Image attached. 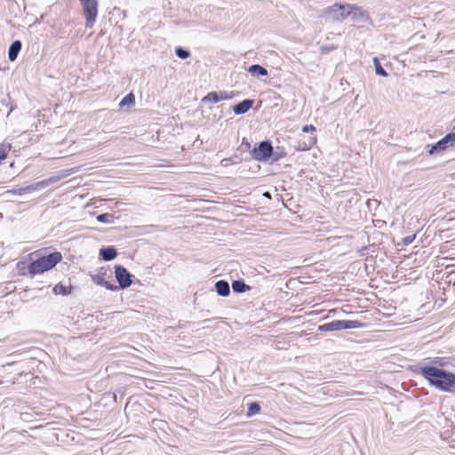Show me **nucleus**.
Segmentation results:
<instances>
[{"label":"nucleus","mask_w":455,"mask_h":455,"mask_svg":"<svg viewBox=\"0 0 455 455\" xmlns=\"http://www.w3.org/2000/svg\"><path fill=\"white\" fill-rule=\"evenodd\" d=\"M373 64H374V67H375V71H376V74L378 76H387V73L386 72V70L382 68L379 59L377 57H374L373 58Z\"/></svg>","instance_id":"obj_23"},{"label":"nucleus","mask_w":455,"mask_h":455,"mask_svg":"<svg viewBox=\"0 0 455 455\" xmlns=\"http://www.w3.org/2000/svg\"><path fill=\"white\" fill-rule=\"evenodd\" d=\"M53 292L55 294L68 295L70 293V290L60 283L53 287Z\"/></svg>","instance_id":"obj_24"},{"label":"nucleus","mask_w":455,"mask_h":455,"mask_svg":"<svg viewBox=\"0 0 455 455\" xmlns=\"http://www.w3.org/2000/svg\"><path fill=\"white\" fill-rule=\"evenodd\" d=\"M248 72L250 74H251L252 76H267V70L264 67H262L259 64L251 65L248 68Z\"/></svg>","instance_id":"obj_18"},{"label":"nucleus","mask_w":455,"mask_h":455,"mask_svg":"<svg viewBox=\"0 0 455 455\" xmlns=\"http://www.w3.org/2000/svg\"><path fill=\"white\" fill-rule=\"evenodd\" d=\"M22 44L20 40L13 41L8 50V59L13 62L16 60L20 52L21 51Z\"/></svg>","instance_id":"obj_14"},{"label":"nucleus","mask_w":455,"mask_h":455,"mask_svg":"<svg viewBox=\"0 0 455 455\" xmlns=\"http://www.w3.org/2000/svg\"><path fill=\"white\" fill-rule=\"evenodd\" d=\"M254 100L251 99H245L241 102L234 105L232 110L235 115H243L248 112L253 106Z\"/></svg>","instance_id":"obj_11"},{"label":"nucleus","mask_w":455,"mask_h":455,"mask_svg":"<svg viewBox=\"0 0 455 455\" xmlns=\"http://www.w3.org/2000/svg\"><path fill=\"white\" fill-rule=\"evenodd\" d=\"M203 102L217 103L219 102V95L217 92H211L207 93L203 99Z\"/></svg>","instance_id":"obj_21"},{"label":"nucleus","mask_w":455,"mask_h":455,"mask_svg":"<svg viewBox=\"0 0 455 455\" xmlns=\"http://www.w3.org/2000/svg\"><path fill=\"white\" fill-rule=\"evenodd\" d=\"M232 289L236 293H243L247 291H249L251 288L249 285H247L243 280L237 279L233 281L232 283Z\"/></svg>","instance_id":"obj_17"},{"label":"nucleus","mask_w":455,"mask_h":455,"mask_svg":"<svg viewBox=\"0 0 455 455\" xmlns=\"http://www.w3.org/2000/svg\"><path fill=\"white\" fill-rule=\"evenodd\" d=\"M100 256L105 261H110L116 258L117 251L114 246L102 247L100 250Z\"/></svg>","instance_id":"obj_13"},{"label":"nucleus","mask_w":455,"mask_h":455,"mask_svg":"<svg viewBox=\"0 0 455 455\" xmlns=\"http://www.w3.org/2000/svg\"><path fill=\"white\" fill-rule=\"evenodd\" d=\"M259 411H260V406H259V403L252 402L248 405V410H247L246 415L248 417H251V416L257 414L258 412H259Z\"/></svg>","instance_id":"obj_22"},{"label":"nucleus","mask_w":455,"mask_h":455,"mask_svg":"<svg viewBox=\"0 0 455 455\" xmlns=\"http://www.w3.org/2000/svg\"><path fill=\"white\" fill-rule=\"evenodd\" d=\"M175 54L178 58L181 60H186L190 56V52L187 49L179 46L175 49Z\"/></svg>","instance_id":"obj_25"},{"label":"nucleus","mask_w":455,"mask_h":455,"mask_svg":"<svg viewBox=\"0 0 455 455\" xmlns=\"http://www.w3.org/2000/svg\"><path fill=\"white\" fill-rule=\"evenodd\" d=\"M366 252H367V248H366V247H363V248H362V249L360 250V253H361V255H364V254H366Z\"/></svg>","instance_id":"obj_32"},{"label":"nucleus","mask_w":455,"mask_h":455,"mask_svg":"<svg viewBox=\"0 0 455 455\" xmlns=\"http://www.w3.org/2000/svg\"><path fill=\"white\" fill-rule=\"evenodd\" d=\"M421 375L429 386L443 391L452 393L455 390V373L435 366H427L419 363L414 370Z\"/></svg>","instance_id":"obj_1"},{"label":"nucleus","mask_w":455,"mask_h":455,"mask_svg":"<svg viewBox=\"0 0 455 455\" xmlns=\"http://www.w3.org/2000/svg\"><path fill=\"white\" fill-rule=\"evenodd\" d=\"M218 92V95H219V100H230L233 98L234 96V93L233 92H225V91H220V92Z\"/></svg>","instance_id":"obj_26"},{"label":"nucleus","mask_w":455,"mask_h":455,"mask_svg":"<svg viewBox=\"0 0 455 455\" xmlns=\"http://www.w3.org/2000/svg\"><path fill=\"white\" fill-rule=\"evenodd\" d=\"M454 129H455V126H454Z\"/></svg>","instance_id":"obj_34"},{"label":"nucleus","mask_w":455,"mask_h":455,"mask_svg":"<svg viewBox=\"0 0 455 455\" xmlns=\"http://www.w3.org/2000/svg\"><path fill=\"white\" fill-rule=\"evenodd\" d=\"M134 104H135V96L132 92H130L122 99V100L119 103V106L121 108L125 107V106L132 107Z\"/></svg>","instance_id":"obj_19"},{"label":"nucleus","mask_w":455,"mask_h":455,"mask_svg":"<svg viewBox=\"0 0 455 455\" xmlns=\"http://www.w3.org/2000/svg\"><path fill=\"white\" fill-rule=\"evenodd\" d=\"M60 177L52 176L47 180H44L36 182V183L28 185L27 187L19 188L15 189L14 192L20 196H22V195L29 193L31 191L42 189L54 182H57L58 180H60Z\"/></svg>","instance_id":"obj_8"},{"label":"nucleus","mask_w":455,"mask_h":455,"mask_svg":"<svg viewBox=\"0 0 455 455\" xmlns=\"http://www.w3.org/2000/svg\"><path fill=\"white\" fill-rule=\"evenodd\" d=\"M115 277L119 284L120 289H126L132 283L131 273L123 266H115Z\"/></svg>","instance_id":"obj_7"},{"label":"nucleus","mask_w":455,"mask_h":455,"mask_svg":"<svg viewBox=\"0 0 455 455\" xmlns=\"http://www.w3.org/2000/svg\"><path fill=\"white\" fill-rule=\"evenodd\" d=\"M455 143V132H449L443 139L438 140L435 144L432 145L428 150L429 155H434L445 150L449 147L453 146Z\"/></svg>","instance_id":"obj_9"},{"label":"nucleus","mask_w":455,"mask_h":455,"mask_svg":"<svg viewBox=\"0 0 455 455\" xmlns=\"http://www.w3.org/2000/svg\"><path fill=\"white\" fill-rule=\"evenodd\" d=\"M104 275H105L104 273H100V274L92 275H91V277L94 283L103 286L109 291H117L118 287L116 285L106 281Z\"/></svg>","instance_id":"obj_12"},{"label":"nucleus","mask_w":455,"mask_h":455,"mask_svg":"<svg viewBox=\"0 0 455 455\" xmlns=\"http://www.w3.org/2000/svg\"><path fill=\"white\" fill-rule=\"evenodd\" d=\"M362 14L363 12L360 8L348 4H334L324 12L326 19L339 22L343 21L348 16H352V19L356 20Z\"/></svg>","instance_id":"obj_2"},{"label":"nucleus","mask_w":455,"mask_h":455,"mask_svg":"<svg viewBox=\"0 0 455 455\" xmlns=\"http://www.w3.org/2000/svg\"><path fill=\"white\" fill-rule=\"evenodd\" d=\"M316 142L315 137H310L307 141H299L297 145L294 146V149L296 151H307L309 150Z\"/></svg>","instance_id":"obj_16"},{"label":"nucleus","mask_w":455,"mask_h":455,"mask_svg":"<svg viewBox=\"0 0 455 455\" xmlns=\"http://www.w3.org/2000/svg\"><path fill=\"white\" fill-rule=\"evenodd\" d=\"M285 156V153L282 150V151H275L274 152L273 151V159L275 161H278L279 159H281L282 157H283Z\"/></svg>","instance_id":"obj_27"},{"label":"nucleus","mask_w":455,"mask_h":455,"mask_svg":"<svg viewBox=\"0 0 455 455\" xmlns=\"http://www.w3.org/2000/svg\"><path fill=\"white\" fill-rule=\"evenodd\" d=\"M453 359L451 357H427L420 363H425L427 366H435L438 368L452 365Z\"/></svg>","instance_id":"obj_10"},{"label":"nucleus","mask_w":455,"mask_h":455,"mask_svg":"<svg viewBox=\"0 0 455 455\" xmlns=\"http://www.w3.org/2000/svg\"><path fill=\"white\" fill-rule=\"evenodd\" d=\"M115 216L111 213H101L96 217V220L100 223L112 224L115 222Z\"/></svg>","instance_id":"obj_20"},{"label":"nucleus","mask_w":455,"mask_h":455,"mask_svg":"<svg viewBox=\"0 0 455 455\" xmlns=\"http://www.w3.org/2000/svg\"><path fill=\"white\" fill-rule=\"evenodd\" d=\"M62 259V255L60 251L51 252L44 256H40L36 260H33L28 265V272L32 275L42 274L53 268Z\"/></svg>","instance_id":"obj_3"},{"label":"nucleus","mask_w":455,"mask_h":455,"mask_svg":"<svg viewBox=\"0 0 455 455\" xmlns=\"http://www.w3.org/2000/svg\"><path fill=\"white\" fill-rule=\"evenodd\" d=\"M215 289L218 295L227 297L230 293L229 283L225 280H219L215 283Z\"/></svg>","instance_id":"obj_15"},{"label":"nucleus","mask_w":455,"mask_h":455,"mask_svg":"<svg viewBox=\"0 0 455 455\" xmlns=\"http://www.w3.org/2000/svg\"><path fill=\"white\" fill-rule=\"evenodd\" d=\"M315 127L312 124L310 125H304L302 127V132H315Z\"/></svg>","instance_id":"obj_30"},{"label":"nucleus","mask_w":455,"mask_h":455,"mask_svg":"<svg viewBox=\"0 0 455 455\" xmlns=\"http://www.w3.org/2000/svg\"><path fill=\"white\" fill-rule=\"evenodd\" d=\"M336 49H337V46H335V45L323 46V47H321V52L323 53H327V52H330L331 51H334Z\"/></svg>","instance_id":"obj_29"},{"label":"nucleus","mask_w":455,"mask_h":455,"mask_svg":"<svg viewBox=\"0 0 455 455\" xmlns=\"http://www.w3.org/2000/svg\"><path fill=\"white\" fill-rule=\"evenodd\" d=\"M364 324L355 320H334L318 326L320 331H334L347 329H358Z\"/></svg>","instance_id":"obj_4"},{"label":"nucleus","mask_w":455,"mask_h":455,"mask_svg":"<svg viewBox=\"0 0 455 455\" xmlns=\"http://www.w3.org/2000/svg\"><path fill=\"white\" fill-rule=\"evenodd\" d=\"M415 239V235H408L403 239V245L411 244Z\"/></svg>","instance_id":"obj_28"},{"label":"nucleus","mask_w":455,"mask_h":455,"mask_svg":"<svg viewBox=\"0 0 455 455\" xmlns=\"http://www.w3.org/2000/svg\"><path fill=\"white\" fill-rule=\"evenodd\" d=\"M1 383H2V382L0 381V384H1Z\"/></svg>","instance_id":"obj_33"},{"label":"nucleus","mask_w":455,"mask_h":455,"mask_svg":"<svg viewBox=\"0 0 455 455\" xmlns=\"http://www.w3.org/2000/svg\"><path fill=\"white\" fill-rule=\"evenodd\" d=\"M85 16V25L92 28L98 15V1L97 0H79Z\"/></svg>","instance_id":"obj_5"},{"label":"nucleus","mask_w":455,"mask_h":455,"mask_svg":"<svg viewBox=\"0 0 455 455\" xmlns=\"http://www.w3.org/2000/svg\"><path fill=\"white\" fill-rule=\"evenodd\" d=\"M231 162V158H224L221 160L220 164L222 166H228Z\"/></svg>","instance_id":"obj_31"},{"label":"nucleus","mask_w":455,"mask_h":455,"mask_svg":"<svg viewBox=\"0 0 455 455\" xmlns=\"http://www.w3.org/2000/svg\"><path fill=\"white\" fill-rule=\"evenodd\" d=\"M273 146L269 140H263L254 147L251 151V156L254 160L259 162L267 161L272 157Z\"/></svg>","instance_id":"obj_6"}]
</instances>
